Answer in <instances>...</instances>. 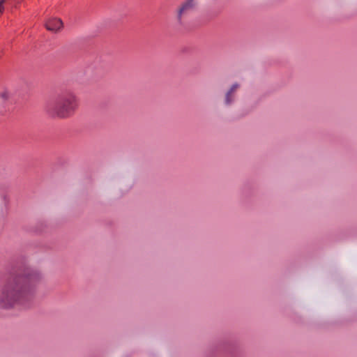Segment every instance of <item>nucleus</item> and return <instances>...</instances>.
I'll return each instance as SVG.
<instances>
[{
    "label": "nucleus",
    "mask_w": 357,
    "mask_h": 357,
    "mask_svg": "<svg viewBox=\"0 0 357 357\" xmlns=\"http://www.w3.org/2000/svg\"><path fill=\"white\" fill-rule=\"evenodd\" d=\"M38 279L36 273H26L9 281L0 297V307L9 308L16 303H22L26 298L30 286Z\"/></svg>",
    "instance_id": "f257e3e1"
},
{
    "label": "nucleus",
    "mask_w": 357,
    "mask_h": 357,
    "mask_svg": "<svg viewBox=\"0 0 357 357\" xmlns=\"http://www.w3.org/2000/svg\"><path fill=\"white\" fill-rule=\"evenodd\" d=\"M77 100L75 95L66 92L55 98L49 99L45 105V110L50 116L59 118L69 116L77 108Z\"/></svg>",
    "instance_id": "f03ea898"
},
{
    "label": "nucleus",
    "mask_w": 357,
    "mask_h": 357,
    "mask_svg": "<svg viewBox=\"0 0 357 357\" xmlns=\"http://www.w3.org/2000/svg\"><path fill=\"white\" fill-rule=\"evenodd\" d=\"M196 6L195 0H187L185 1L178 11V20L181 22L182 17L192 11Z\"/></svg>",
    "instance_id": "7ed1b4c3"
},
{
    "label": "nucleus",
    "mask_w": 357,
    "mask_h": 357,
    "mask_svg": "<svg viewBox=\"0 0 357 357\" xmlns=\"http://www.w3.org/2000/svg\"><path fill=\"white\" fill-rule=\"evenodd\" d=\"M45 26L47 30L56 32L62 29L63 22L59 18H52L47 21Z\"/></svg>",
    "instance_id": "20e7f679"
},
{
    "label": "nucleus",
    "mask_w": 357,
    "mask_h": 357,
    "mask_svg": "<svg viewBox=\"0 0 357 357\" xmlns=\"http://www.w3.org/2000/svg\"><path fill=\"white\" fill-rule=\"evenodd\" d=\"M238 87V84H234L230 90L228 91V93L226 95V103L229 104L231 102V99L230 98L231 94L234 92V91Z\"/></svg>",
    "instance_id": "39448f33"
},
{
    "label": "nucleus",
    "mask_w": 357,
    "mask_h": 357,
    "mask_svg": "<svg viewBox=\"0 0 357 357\" xmlns=\"http://www.w3.org/2000/svg\"><path fill=\"white\" fill-rule=\"evenodd\" d=\"M6 0H0V14L3 13L4 10L3 3Z\"/></svg>",
    "instance_id": "423d86ee"
}]
</instances>
